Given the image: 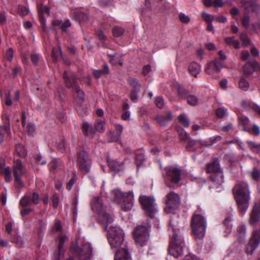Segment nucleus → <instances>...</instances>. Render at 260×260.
<instances>
[{
	"label": "nucleus",
	"mask_w": 260,
	"mask_h": 260,
	"mask_svg": "<svg viewBox=\"0 0 260 260\" xmlns=\"http://www.w3.org/2000/svg\"><path fill=\"white\" fill-rule=\"evenodd\" d=\"M170 243L169 252L175 258L182 255L184 247V238L178 226V217L172 219L169 228Z\"/></svg>",
	"instance_id": "obj_1"
},
{
	"label": "nucleus",
	"mask_w": 260,
	"mask_h": 260,
	"mask_svg": "<svg viewBox=\"0 0 260 260\" xmlns=\"http://www.w3.org/2000/svg\"><path fill=\"white\" fill-rule=\"evenodd\" d=\"M70 257L67 260H94V251L91 244L85 240L72 243L69 251Z\"/></svg>",
	"instance_id": "obj_2"
},
{
	"label": "nucleus",
	"mask_w": 260,
	"mask_h": 260,
	"mask_svg": "<svg viewBox=\"0 0 260 260\" xmlns=\"http://www.w3.org/2000/svg\"><path fill=\"white\" fill-rule=\"evenodd\" d=\"M233 193L241 215L245 214L249 206L250 192L246 182L239 181L236 184Z\"/></svg>",
	"instance_id": "obj_3"
},
{
	"label": "nucleus",
	"mask_w": 260,
	"mask_h": 260,
	"mask_svg": "<svg viewBox=\"0 0 260 260\" xmlns=\"http://www.w3.org/2000/svg\"><path fill=\"white\" fill-rule=\"evenodd\" d=\"M108 232L107 237L111 248L115 251L127 249L124 241V233L118 226H113L112 222L109 225L107 229H104Z\"/></svg>",
	"instance_id": "obj_4"
},
{
	"label": "nucleus",
	"mask_w": 260,
	"mask_h": 260,
	"mask_svg": "<svg viewBox=\"0 0 260 260\" xmlns=\"http://www.w3.org/2000/svg\"><path fill=\"white\" fill-rule=\"evenodd\" d=\"M92 209L98 215L99 222L103 228L107 229L109 224L113 221V216L105 212V207L102 199L99 197L93 198L91 201Z\"/></svg>",
	"instance_id": "obj_5"
},
{
	"label": "nucleus",
	"mask_w": 260,
	"mask_h": 260,
	"mask_svg": "<svg viewBox=\"0 0 260 260\" xmlns=\"http://www.w3.org/2000/svg\"><path fill=\"white\" fill-rule=\"evenodd\" d=\"M112 193L114 197V201L120 206L122 210L127 211L132 209L134 201L132 192H123L120 190L116 189L112 191Z\"/></svg>",
	"instance_id": "obj_6"
},
{
	"label": "nucleus",
	"mask_w": 260,
	"mask_h": 260,
	"mask_svg": "<svg viewBox=\"0 0 260 260\" xmlns=\"http://www.w3.org/2000/svg\"><path fill=\"white\" fill-rule=\"evenodd\" d=\"M207 171L208 173L212 174L211 177L214 185L218 189L217 191H221L222 189L221 185L224 182V177L223 173L220 168L218 160L216 159L211 163L209 164Z\"/></svg>",
	"instance_id": "obj_7"
},
{
	"label": "nucleus",
	"mask_w": 260,
	"mask_h": 260,
	"mask_svg": "<svg viewBox=\"0 0 260 260\" xmlns=\"http://www.w3.org/2000/svg\"><path fill=\"white\" fill-rule=\"evenodd\" d=\"M191 228L195 238L203 239L206 229V221L205 217L201 214H194L192 218Z\"/></svg>",
	"instance_id": "obj_8"
},
{
	"label": "nucleus",
	"mask_w": 260,
	"mask_h": 260,
	"mask_svg": "<svg viewBox=\"0 0 260 260\" xmlns=\"http://www.w3.org/2000/svg\"><path fill=\"white\" fill-rule=\"evenodd\" d=\"M66 86L69 87L73 88L75 93L74 97L76 102L78 104H81L84 101V93L79 87L76 83V77L75 75L72 73H68L64 72L63 75Z\"/></svg>",
	"instance_id": "obj_9"
},
{
	"label": "nucleus",
	"mask_w": 260,
	"mask_h": 260,
	"mask_svg": "<svg viewBox=\"0 0 260 260\" xmlns=\"http://www.w3.org/2000/svg\"><path fill=\"white\" fill-rule=\"evenodd\" d=\"M133 236L138 246L143 247L147 245L149 239V227L137 226L133 232Z\"/></svg>",
	"instance_id": "obj_10"
},
{
	"label": "nucleus",
	"mask_w": 260,
	"mask_h": 260,
	"mask_svg": "<svg viewBox=\"0 0 260 260\" xmlns=\"http://www.w3.org/2000/svg\"><path fill=\"white\" fill-rule=\"evenodd\" d=\"M52 231L53 233L56 234L59 237V244H58V256L57 260H60L61 257L63 255L65 251L64 244L68 241V237L65 235L62 234V226L61 222L59 220L56 219L53 227L52 228Z\"/></svg>",
	"instance_id": "obj_11"
},
{
	"label": "nucleus",
	"mask_w": 260,
	"mask_h": 260,
	"mask_svg": "<svg viewBox=\"0 0 260 260\" xmlns=\"http://www.w3.org/2000/svg\"><path fill=\"white\" fill-rule=\"evenodd\" d=\"M139 201L146 213L150 217H153L157 212L154 198L142 196L139 198Z\"/></svg>",
	"instance_id": "obj_12"
},
{
	"label": "nucleus",
	"mask_w": 260,
	"mask_h": 260,
	"mask_svg": "<svg viewBox=\"0 0 260 260\" xmlns=\"http://www.w3.org/2000/svg\"><path fill=\"white\" fill-rule=\"evenodd\" d=\"M77 162L79 169L83 173L87 174L89 172L91 166V160L86 151L82 150L79 152Z\"/></svg>",
	"instance_id": "obj_13"
},
{
	"label": "nucleus",
	"mask_w": 260,
	"mask_h": 260,
	"mask_svg": "<svg viewBox=\"0 0 260 260\" xmlns=\"http://www.w3.org/2000/svg\"><path fill=\"white\" fill-rule=\"evenodd\" d=\"M26 170L23 166L21 160H15L13 166V175L15 178V185L18 187L23 186V183L21 180V177L26 173Z\"/></svg>",
	"instance_id": "obj_14"
},
{
	"label": "nucleus",
	"mask_w": 260,
	"mask_h": 260,
	"mask_svg": "<svg viewBox=\"0 0 260 260\" xmlns=\"http://www.w3.org/2000/svg\"><path fill=\"white\" fill-rule=\"evenodd\" d=\"M260 244V228L255 229L252 234L246 247L245 252L248 255H252L254 251Z\"/></svg>",
	"instance_id": "obj_15"
},
{
	"label": "nucleus",
	"mask_w": 260,
	"mask_h": 260,
	"mask_svg": "<svg viewBox=\"0 0 260 260\" xmlns=\"http://www.w3.org/2000/svg\"><path fill=\"white\" fill-rule=\"evenodd\" d=\"M180 204V198L178 194L170 192L167 196L166 206L165 211L167 213H172L178 208Z\"/></svg>",
	"instance_id": "obj_16"
},
{
	"label": "nucleus",
	"mask_w": 260,
	"mask_h": 260,
	"mask_svg": "<svg viewBox=\"0 0 260 260\" xmlns=\"http://www.w3.org/2000/svg\"><path fill=\"white\" fill-rule=\"evenodd\" d=\"M180 170L175 167H170L167 169V175L165 177V181L168 186H171L169 181L173 183L179 182L180 179Z\"/></svg>",
	"instance_id": "obj_17"
},
{
	"label": "nucleus",
	"mask_w": 260,
	"mask_h": 260,
	"mask_svg": "<svg viewBox=\"0 0 260 260\" xmlns=\"http://www.w3.org/2000/svg\"><path fill=\"white\" fill-rule=\"evenodd\" d=\"M222 67V61L218 58H215L214 60L210 61L207 64L206 72L213 77H216L215 74L218 73Z\"/></svg>",
	"instance_id": "obj_18"
},
{
	"label": "nucleus",
	"mask_w": 260,
	"mask_h": 260,
	"mask_svg": "<svg viewBox=\"0 0 260 260\" xmlns=\"http://www.w3.org/2000/svg\"><path fill=\"white\" fill-rule=\"evenodd\" d=\"M249 223L251 225L260 224V201L255 202L250 214Z\"/></svg>",
	"instance_id": "obj_19"
},
{
	"label": "nucleus",
	"mask_w": 260,
	"mask_h": 260,
	"mask_svg": "<svg viewBox=\"0 0 260 260\" xmlns=\"http://www.w3.org/2000/svg\"><path fill=\"white\" fill-rule=\"evenodd\" d=\"M39 196L37 193H27L21 199L20 201V205L24 207L30 205L31 204H37L39 203Z\"/></svg>",
	"instance_id": "obj_20"
},
{
	"label": "nucleus",
	"mask_w": 260,
	"mask_h": 260,
	"mask_svg": "<svg viewBox=\"0 0 260 260\" xmlns=\"http://www.w3.org/2000/svg\"><path fill=\"white\" fill-rule=\"evenodd\" d=\"M237 241L239 244L242 245L247 240V231L246 228L244 225H240L238 226L237 230Z\"/></svg>",
	"instance_id": "obj_21"
},
{
	"label": "nucleus",
	"mask_w": 260,
	"mask_h": 260,
	"mask_svg": "<svg viewBox=\"0 0 260 260\" xmlns=\"http://www.w3.org/2000/svg\"><path fill=\"white\" fill-rule=\"evenodd\" d=\"M4 124L0 126V143H2L4 141V135L7 133L8 135L10 134L9 119L7 115L3 117Z\"/></svg>",
	"instance_id": "obj_22"
},
{
	"label": "nucleus",
	"mask_w": 260,
	"mask_h": 260,
	"mask_svg": "<svg viewBox=\"0 0 260 260\" xmlns=\"http://www.w3.org/2000/svg\"><path fill=\"white\" fill-rule=\"evenodd\" d=\"M107 163L109 167L115 173L119 172L124 168L123 163L119 162L109 157L107 158Z\"/></svg>",
	"instance_id": "obj_23"
},
{
	"label": "nucleus",
	"mask_w": 260,
	"mask_h": 260,
	"mask_svg": "<svg viewBox=\"0 0 260 260\" xmlns=\"http://www.w3.org/2000/svg\"><path fill=\"white\" fill-rule=\"evenodd\" d=\"M179 133V137L181 141H184L186 144L187 147H191L194 144V141L192 140L188 134L186 133L183 129H180L178 130Z\"/></svg>",
	"instance_id": "obj_24"
},
{
	"label": "nucleus",
	"mask_w": 260,
	"mask_h": 260,
	"mask_svg": "<svg viewBox=\"0 0 260 260\" xmlns=\"http://www.w3.org/2000/svg\"><path fill=\"white\" fill-rule=\"evenodd\" d=\"M114 260H132L131 255L127 249L116 251Z\"/></svg>",
	"instance_id": "obj_25"
},
{
	"label": "nucleus",
	"mask_w": 260,
	"mask_h": 260,
	"mask_svg": "<svg viewBox=\"0 0 260 260\" xmlns=\"http://www.w3.org/2000/svg\"><path fill=\"white\" fill-rule=\"evenodd\" d=\"M82 131L85 135L89 139H92L95 134V132L92 125L88 122H83Z\"/></svg>",
	"instance_id": "obj_26"
},
{
	"label": "nucleus",
	"mask_w": 260,
	"mask_h": 260,
	"mask_svg": "<svg viewBox=\"0 0 260 260\" xmlns=\"http://www.w3.org/2000/svg\"><path fill=\"white\" fill-rule=\"evenodd\" d=\"M202 69L201 66L197 62H192L188 66L189 73L193 76L197 77Z\"/></svg>",
	"instance_id": "obj_27"
},
{
	"label": "nucleus",
	"mask_w": 260,
	"mask_h": 260,
	"mask_svg": "<svg viewBox=\"0 0 260 260\" xmlns=\"http://www.w3.org/2000/svg\"><path fill=\"white\" fill-rule=\"evenodd\" d=\"M257 63L256 61L251 62L250 60L247 61L243 68V73L245 76L251 74L255 70Z\"/></svg>",
	"instance_id": "obj_28"
},
{
	"label": "nucleus",
	"mask_w": 260,
	"mask_h": 260,
	"mask_svg": "<svg viewBox=\"0 0 260 260\" xmlns=\"http://www.w3.org/2000/svg\"><path fill=\"white\" fill-rule=\"evenodd\" d=\"M38 13L40 21L41 23L44 25L45 24L44 16L45 15H49V9L46 6L41 5L38 8Z\"/></svg>",
	"instance_id": "obj_29"
},
{
	"label": "nucleus",
	"mask_w": 260,
	"mask_h": 260,
	"mask_svg": "<svg viewBox=\"0 0 260 260\" xmlns=\"http://www.w3.org/2000/svg\"><path fill=\"white\" fill-rule=\"evenodd\" d=\"M53 24L55 26H59L62 31L66 32L68 28L71 26V23L69 19L66 20L64 22H62L59 20H54Z\"/></svg>",
	"instance_id": "obj_30"
},
{
	"label": "nucleus",
	"mask_w": 260,
	"mask_h": 260,
	"mask_svg": "<svg viewBox=\"0 0 260 260\" xmlns=\"http://www.w3.org/2000/svg\"><path fill=\"white\" fill-rule=\"evenodd\" d=\"M243 6L247 12H256L258 10V6L257 4L252 1L244 2Z\"/></svg>",
	"instance_id": "obj_31"
},
{
	"label": "nucleus",
	"mask_w": 260,
	"mask_h": 260,
	"mask_svg": "<svg viewBox=\"0 0 260 260\" xmlns=\"http://www.w3.org/2000/svg\"><path fill=\"white\" fill-rule=\"evenodd\" d=\"M117 133L115 134L114 133L112 132H110V134L109 137H110V142L116 141L118 140L120 138L121 132L122 131L123 127L121 125H117L116 126Z\"/></svg>",
	"instance_id": "obj_32"
},
{
	"label": "nucleus",
	"mask_w": 260,
	"mask_h": 260,
	"mask_svg": "<svg viewBox=\"0 0 260 260\" xmlns=\"http://www.w3.org/2000/svg\"><path fill=\"white\" fill-rule=\"evenodd\" d=\"M224 41L228 45L233 46L236 49H239L241 47L240 42L234 37H226L225 38Z\"/></svg>",
	"instance_id": "obj_33"
},
{
	"label": "nucleus",
	"mask_w": 260,
	"mask_h": 260,
	"mask_svg": "<svg viewBox=\"0 0 260 260\" xmlns=\"http://www.w3.org/2000/svg\"><path fill=\"white\" fill-rule=\"evenodd\" d=\"M172 118V115L170 112H168L166 117L158 116L156 120L160 126H165Z\"/></svg>",
	"instance_id": "obj_34"
},
{
	"label": "nucleus",
	"mask_w": 260,
	"mask_h": 260,
	"mask_svg": "<svg viewBox=\"0 0 260 260\" xmlns=\"http://www.w3.org/2000/svg\"><path fill=\"white\" fill-rule=\"evenodd\" d=\"M74 13L75 19L79 22L85 21L88 19V15L82 11H76Z\"/></svg>",
	"instance_id": "obj_35"
},
{
	"label": "nucleus",
	"mask_w": 260,
	"mask_h": 260,
	"mask_svg": "<svg viewBox=\"0 0 260 260\" xmlns=\"http://www.w3.org/2000/svg\"><path fill=\"white\" fill-rule=\"evenodd\" d=\"M109 73V70L107 64L104 65L102 70H94L93 72V75L97 78H100L102 75L107 74Z\"/></svg>",
	"instance_id": "obj_36"
},
{
	"label": "nucleus",
	"mask_w": 260,
	"mask_h": 260,
	"mask_svg": "<svg viewBox=\"0 0 260 260\" xmlns=\"http://www.w3.org/2000/svg\"><path fill=\"white\" fill-rule=\"evenodd\" d=\"M128 82L133 90H135L136 92L140 91V84L137 80L134 78H130L128 80Z\"/></svg>",
	"instance_id": "obj_37"
},
{
	"label": "nucleus",
	"mask_w": 260,
	"mask_h": 260,
	"mask_svg": "<svg viewBox=\"0 0 260 260\" xmlns=\"http://www.w3.org/2000/svg\"><path fill=\"white\" fill-rule=\"evenodd\" d=\"M248 147L249 149L255 153H260V145L255 144L253 142L251 141H247Z\"/></svg>",
	"instance_id": "obj_38"
},
{
	"label": "nucleus",
	"mask_w": 260,
	"mask_h": 260,
	"mask_svg": "<svg viewBox=\"0 0 260 260\" xmlns=\"http://www.w3.org/2000/svg\"><path fill=\"white\" fill-rule=\"evenodd\" d=\"M1 173L4 175L5 179L7 182L10 181L11 180V170L9 167H6L1 171Z\"/></svg>",
	"instance_id": "obj_39"
},
{
	"label": "nucleus",
	"mask_w": 260,
	"mask_h": 260,
	"mask_svg": "<svg viewBox=\"0 0 260 260\" xmlns=\"http://www.w3.org/2000/svg\"><path fill=\"white\" fill-rule=\"evenodd\" d=\"M62 161L60 159H54L49 164L50 169L51 171H53L59 168L62 165Z\"/></svg>",
	"instance_id": "obj_40"
},
{
	"label": "nucleus",
	"mask_w": 260,
	"mask_h": 260,
	"mask_svg": "<svg viewBox=\"0 0 260 260\" xmlns=\"http://www.w3.org/2000/svg\"><path fill=\"white\" fill-rule=\"evenodd\" d=\"M12 242L15 243L17 246L21 247L24 244V238L22 236L17 235L16 237L12 240Z\"/></svg>",
	"instance_id": "obj_41"
},
{
	"label": "nucleus",
	"mask_w": 260,
	"mask_h": 260,
	"mask_svg": "<svg viewBox=\"0 0 260 260\" xmlns=\"http://www.w3.org/2000/svg\"><path fill=\"white\" fill-rule=\"evenodd\" d=\"M105 122L102 120H98L95 123L94 126L96 131L100 133H104L105 131Z\"/></svg>",
	"instance_id": "obj_42"
},
{
	"label": "nucleus",
	"mask_w": 260,
	"mask_h": 260,
	"mask_svg": "<svg viewBox=\"0 0 260 260\" xmlns=\"http://www.w3.org/2000/svg\"><path fill=\"white\" fill-rule=\"evenodd\" d=\"M240 39L244 46H247L251 44V41L248 38L246 34L244 32L241 33Z\"/></svg>",
	"instance_id": "obj_43"
},
{
	"label": "nucleus",
	"mask_w": 260,
	"mask_h": 260,
	"mask_svg": "<svg viewBox=\"0 0 260 260\" xmlns=\"http://www.w3.org/2000/svg\"><path fill=\"white\" fill-rule=\"evenodd\" d=\"M188 103L191 106H196L199 103L198 98L193 95H188L186 96Z\"/></svg>",
	"instance_id": "obj_44"
},
{
	"label": "nucleus",
	"mask_w": 260,
	"mask_h": 260,
	"mask_svg": "<svg viewBox=\"0 0 260 260\" xmlns=\"http://www.w3.org/2000/svg\"><path fill=\"white\" fill-rule=\"evenodd\" d=\"M16 152L18 155L21 157H25L26 155V152L21 144H18L16 146Z\"/></svg>",
	"instance_id": "obj_45"
},
{
	"label": "nucleus",
	"mask_w": 260,
	"mask_h": 260,
	"mask_svg": "<svg viewBox=\"0 0 260 260\" xmlns=\"http://www.w3.org/2000/svg\"><path fill=\"white\" fill-rule=\"evenodd\" d=\"M202 17L203 19L207 22L210 23L214 21V16L206 13V12H203L202 14Z\"/></svg>",
	"instance_id": "obj_46"
},
{
	"label": "nucleus",
	"mask_w": 260,
	"mask_h": 260,
	"mask_svg": "<svg viewBox=\"0 0 260 260\" xmlns=\"http://www.w3.org/2000/svg\"><path fill=\"white\" fill-rule=\"evenodd\" d=\"M179 120L185 127H188L189 122L188 118L184 114L180 115L179 117Z\"/></svg>",
	"instance_id": "obj_47"
},
{
	"label": "nucleus",
	"mask_w": 260,
	"mask_h": 260,
	"mask_svg": "<svg viewBox=\"0 0 260 260\" xmlns=\"http://www.w3.org/2000/svg\"><path fill=\"white\" fill-rule=\"evenodd\" d=\"M123 31L122 28L117 26L114 27L112 30L113 35L115 37H118L122 35Z\"/></svg>",
	"instance_id": "obj_48"
},
{
	"label": "nucleus",
	"mask_w": 260,
	"mask_h": 260,
	"mask_svg": "<svg viewBox=\"0 0 260 260\" xmlns=\"http://www.w3.org/2000/svg\"><path fill=\"white\" fill-rule=\"evenodd\" d=\"M177 91L178 94L182 98H185L188 95V92L186 91L183 87L178 84L177 85Z\"/></svg>",
	"instance_id": "obj_49"
},
{
	"label": "nucleus",
	"mask_w": 260,
	"mask_h": 260,
	"mask_svg": "<svg viewBox=\"0 0 260 260\" xmlns=\"http://www.w3.org/2000/svg\"><path fill=\"white\" fill-rule=\"evenodd\" d=\"M249 83L245 79L242 78L239 81V87L243 90H247L248 89Z\"/></svg>",
	"instance_id": "obj_50"
},
{
	"label": "nucleus",
	"mask_w": 260,
	"mask_h": 260,
	"mask_svg": "<svg viewBox=\"0 0 260 260\" xmlns=\"http://www.w3.org/2000/svg\"><path fill=\"white\" fill-rule=\"evenodd\" d=\"M35 158L37 163L39 165H44L46 163V159L40 154H37Z\"/></svg>",
	"instance_id": "obj_51"
},
{
	"label": "nucleus",
	"mask_w": 260,
	"mask_h": 260,
	"mask_svg": "<svg viewBox=\"0 0 260 260\" xmlns=\"http://www.w3.org/2000/svg\"><path fill=\"white\" fill-rule=\"evenodd\" d=\"M227 113V110L223 108H219L216 111V115L219 118H222L225 116Z\"/></svg>",
	"instance_id": "obj_52"
},
{
	"label": "nucleus",
	"mask_w": 260,
	"mask_h": 260,
	"mask_svg": "<svg viewBox=\"0 0 260 260\" xmlns=\"http://www.w3.org/2000/svg\"><path fill=\"white\" fill-rule=\"evenodd\" d=\"M251 177L253 179L255 180H260V172L256 168H254L253 171L251 173Z\"/></svg>",
	"instance_id": "obj_53"
},
{
	"label": "nucleus",
	"mask_w": 260,
	"mask_h": 260,
	"mask_svg": "<svg viewBox=\"0 0 260 260\" xmlns=\"http://www.w3.org/2000/svg\"><path fill=\"white\" fill-rule=\"evenodd\" d=\"M155 104L158 108H162L165 106V103L162 97L157 96L156 98Z\"/></svg>",
	"instance_id": "obj_54"
},
{
	"label": "nucleus",
	"mask_w": 260,
	"mask_h": 260,
	"mask_svg": "<svg viewBox=\"0 0 260 260\" xmlns=\"http://www.w3.org/2000/svg\"><path fill=\"white\" fill-rule=\"evenodd\" d=\"M144 157L142 154H137L136 156V162L138 167H140L144 162Z\"/></svg>",
	"instance_id": "obj_55"
},
{
	"label": "nucleus",
	"mask_w": 260,
	"mask_h": 260,
	"mask_svg": "<svg viewBox=\"0 0 260 260\" xmlns=\"http://www.w3.org/2000/svg\"><path fill=\"white\" fill-rule=\"evenodd\" d=\"M179 18L180 20L182 23H188L190 21L189 17L187 15H186L185 14L183 13H181L179 14Z\"/></svg>",
	"instance_id": "obj_56"
},
{
	"label": "nucleus",
	"mask_w": 260,
	"mask_h": 260,
	"mask_svg": "<svg viewBox=\"0 0 260 260\" xmlns=\"http://www.w3.org/2000/svg\"><path fill=\"white\" fill-rule=\"evenodd\" d=\"M239 119L241 121V123L245 126L244 129L247 131L245 126L247 125L249 122V119L247 117L243 116L242 115H238Z\"/></svg>",
	"instance_id": "obj_57"
},
{
	"label": "nucleus",
	"mask_w": 260,
	"mask_h": 260,
	"mask_svg": "<svg viewBox=\"0 0 260 260\" xmlns=\"http://www.w3.org/2000/svg\"><path fill=\"white\" fill-rule=\"evenodd\" d=\"M250 133L254 135H258L260 134V128L258 126L254 124L253 127L250 129H247Z\"/></svg>",
	"instance_id": "obj_58"
},
{
	"label": "nucleus",
	"mask_w": 260,
	"mask_h": 260,
	"mask_svg": "<svg viewBox=\"0 0 260 260\" xmlns=\"http://www.w3.org/2000/svg\"><path fill=\"white\" fill-rule=\"evenodd\" d=\"M6 58L11 61L13 57V50L11 48H9L6 52L5 55Z\"/></svg>",
	"instance_id": "obj_59"
},
{
	"label": "nucleus",
	"mask_w": 260,
	"mask_h": 260,
	"mask_svg": "<svg viewBox=\"0 0 260 260\" xmlns=\"http://www.w3.org/2000/svg\"><path fill=\"white\" fill-rule=\"evenodd\" d=\"M18 12L20 15L25 16L28 14V10L26 7L20 6L18 8Z\"/></svg>",
	"instance_id": "obj_60"
},
{
	"label": "nucleus",
	"mask_w": 260,
	"mask_h": 260,
	"mask_svg": "<svg viewBox=\"0 0 260 260\" xmlns=\"http://www.w3.org/2000/svg\"><path fill=\"white\" fill-rule=\"evenodd\" d=\"M76 180L77 178L76 177H74L67 183V188L68 190L71 189L73 185L75 184Z\"/></svg>",
	"instance_id": "obj_61"
},
{
	"label": "nucleus",
	"mask_w": 260,
	"mask_h": 260,
	"mask_svg": "<svg viewBox=\"0 0 260 260\" xmlns=\"http://www.w3.org/2000/svg\"><path fill=\"white\" fill-rule=\"evenodd\" d=\"M250 54L248 51H243L241 53V59L243 60H249Z\"/></svg>",
	"instance_id": "obj_62"
},
{
	"label": "nucleus",
	"mask_w": 260,
	"mask_h": 260,
	"mask_svg": "<svg viewBox=\"0 0 260 260\" xmlns=\"http://www.w3.org/2000/svg\"><path fill=\"white\" fill-rule=\"evenodd\" d=\"M131 113L128 110H126L121 115V118L124 120H128L130 119Z\"/></svg>",
	"instance_id": "obj_63"
},
{
	"label": "nucleus",
	"mask_w": 260,
	"mask_h": 260,
	"mask_svg": "<svg viewBox=\"0 0 260 260\" xmlns=\"http://www.w3.org/2000/svg\"><path fill=\"white\" fill-rule=\"evenodd\" d=\"M110 62L113 64H117L119 63L120 64H122L121 60L119 59L118 57L117 56H114L111 59Z\"/></svg>",
	"instance_id": "obj_64"
}]
</instances>
